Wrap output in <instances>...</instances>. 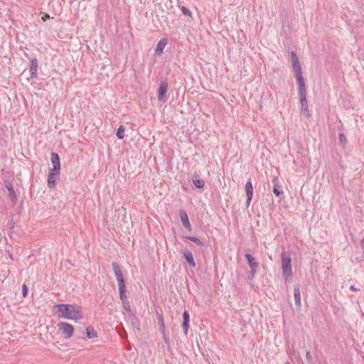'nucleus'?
Returning a JSON list of instances; mask_svg holds the SVG:
<instances>
[{"instance_id": "f257e3e1", "label": "nucleus", "mask_w": 364, "mask_h": 364, "mask_svg": "<svg viewBox=\"0 0 364 364\" xmlns=\"http://www.w3.org/2000/svg\"><path fill=\"white\" fill-rule=\"evenodd\" d=\"M55 316L58 318L80 321L83 318V313L81 306L75 304H59L53 306Z\"/></svg>"}, {"instance_id": "f03ea898", "label": "nucleus", "mask_w": 364, "mask_h": 364, "mask_svg": "<svg viewBox=\"0 0 364 364\" xmlns=\"http://www.w3.org/2000/svg\"><path fill=\"white\" fill-rule=\"evenodd\" d=\"M291 61L299 88L305 87L306 85L302 74L301 67L299 58L294 51L291 52Z\"/></svg>"}, {"instance_id": "7ed1b4c3", "label": "nucleus", "mask_w": 364, "mask_h": 364, "mask_svg": "<svg viewBox=\"0 0 364 364\" xmlns=\"http://www.w3.org/2000/svg\"><path fill=\"white\" fill-rule=\"evenodd\" d=\"M112 269L115 275V277L117 279V281L119 284V297L120 299H124L125 298V292H126V285L125 282L123 277L122 272L121 271V269L119 266L114 262L112 263Z\"/></svg>"}, {"instance_id": "20e7f679", "label": "nucleus", "mask_w": 364, "mask_h": 364, "mask_svg": "<svg viewBox=\"0 0 364 364\" xmlns=\"http://www.w3.org/2000/svg\"><path fill=\"white\" fill-rule=\"evenodd\" d=\"M58 333L65 339L70 338L74 334V326L67 322L60 321L57 324Z\"/></svg>"}, {"instance_id": "39448f33", "label": "nucleus", "mask_w": 364, "mask_h": 364, "mask_svg": "<svg viewBox=\"0 0 364 364\" xmlns=\"http://www.w3.org/2000/svg\"><path fill=\"white\" fill-rule=\"evenodd\" d=\"M281 259L283 275L286 279H289L292 276L291 259L289 256L284 253L282 255Z\"/></svg>"}, {"instance_id": "423d86ee", "label": "nucleus", "mask_w": 364, "mask_h": 364, "mask_svg": "<svg viewBox=\"0 0 364 364\" xmlns=\"http://www.w3.org/2000/svg\"><path fill=\"white\" fill-rule=\"evenodd\" d=\"M299 94L301 107V112L304 117L309 118L310 117V114L307 106L306 87L299 88Z\"/></svg>"}, {"instance_id": "0eeeda50", "label": "nucleus", "mask_w": 364, "mask_h": 364, "mask_svg": "<svg viewBox=\"0 0 364 364\" xmlns=\"http://www.w3.org/2000/svg\"><path fill=\"white\" fill-rule=\"evenodd\" d=\"M51 163L53 165V168L49 170L53 171L55 173H60V164L59 156L56 153L51 154Z\"/></svg>"}, {"instance_id": "6e6552de", "label": "nucleus", "mask_w": 364, "mask_h": 364, "mask_svg": "<svg viewBox=\"0 0 364 364\" xmlns=\"http://www.w3.org/2000/svg\"><path fill=\"white\" fill-rule=\"evenodd\" d=\"M168 83L166 81H161L158 91V100L160 102L165 101V95L167 92Z\"/></svg>"}, {"instance_id": "1a4fd4ad", "label": "nucleus", "mask_w": 364, "mask_h": 364, "mask_svg": "<svg viewBox=\"0 0 364 364\" xmlns=\"http://www.w3.org/2000/svg\"><path fill=\"white\" fill-rule=\"evenodd\" d=\"M60 173H55L53 171L49 170L48 176V186L50 188H53L55 186L56 181L58 178Z\"/></svg>"}, {"instance_id": "9d476101", "label": "nucleus", "mask_w": 364, "mask_h": 364, "mask_svg": "<svg viewBox=\"0 0 364 364\" xmlns=\"http://www.w3.org/2000/svg\"><path fill=\"white\" fill-rule=\"evenodd\" d=\"M245 191L247 195V205L249 206L253 196V187L250 181L245 184Z\"/></svg>"}, {"instance_id": "9b49d317", "label": "nucleus", "mask_w": 364, "mask_h": 364, "mask_svg": "<svg viewBox=\"0 0 364 364\" xmlns=\"http://www.w3.org/2000/svg\"><path fill=\"white\" fill-rule=\"evenodd\" d=\"M245 258L247 260L249 265L252 268V273H255L256 272V269L258 267V263L255 258H254L250 254H246Z\"/></svg>"}, {"instance_id": "f8f14e48", "label": "nucleus", "mask_w": 364, "mask_h": 364, "mask_svg": "<svg viewBox=\"0 0 364 364\" xmlns=\"http://www.w3.org/2000/svg\"><path fill=\"white\" fill-rule=\"evenodd\" d=\"M37 69H38V60L36 58H33L31 60V65H30V75L31 77H36L37 76Z\"/></svg>"}, {"instance_id": "ddd939ff", "label": "nucleus", "mask_w": 364, "mask_h": 364, "mask_svg": "<svg viewBox=\"0 0 364 364\" xmlns=\"http://www.w3.org/2000/svg\"><path fill=\"white\" fill-rule=\"evenodd\" d=\"M180 218L183 225L188 230H191V225L188 220L187 213L185 211L180 212Z\"/></svg>"}, {"instance_id": "4468645a", "label": "nucleus", "mask_w": 364, "mask_h": 364, "mask_svg": "<svg viewBox=\"0 0 364 364\" xmlns=\"http://www.w3.org/2000/svg\"><path fill=\"white\" fill-rule=\"evenodd\" d=\"M183 256L190 267L193 268L196 267V264L191 252H190L189 250L185 251L183 252Z\"/></svg>"}, {"instance_id": "2eb2a0df", "label": "nucleus", "mask_w": 364, "mask_h": 364, "mask_svg": "<svg viewBox=\"0 0 364 364\" xmlns=\"http://www.w3.org/2000/svg\"><path fill=\"white\" fill-rule=\"evenodd\" d=\"M166 43H167V42L165 38L161 39L156 45V48L155 49V53L159 55H161L163 53V50L164 49Z\"/></svg>"}, {"instance_id": "dca6fc26", "label": "nucleus", "mask_w": 364, "mask_h": 364, "mask_svg": "<svg viewBox=\"0 0 364 364\" xmlns=\"http://www.w3.org/2000/svg\"><path fill=\"white\" fill-rule=\"evenodd\" d=\"M86 333L88 338H95L97 337V331L92 327H87L86 329Z\"/></svg>"}, {"instance_id": "f3484780", "label": "nucleus", "mask_w": 364, "mask_h": 364, "mask_svg": "<svg viewBox=\"0 0 364 364\" xmlns=\"http://www.w3.org/2000/svg\"><path fill=\"white\" fill-rule=\"evenodd\" d=\"M6 187L8 189V191H9V196H10L11 199L14 200H16V193L14 191V189L13 186L11 185V183H7L6 184Z\"/></svg>"}, {"instance_id": "a211bd4d", "label": "nucleus", "mask_w": 364, "mask_h": 364, "mask_svg": "<svg viewBox=\"0 0 364 364\" xmlns=\"http://www.w3.org/2000/svg\"><path fill=\"white\" fill-rule=\"evenodd\" d=\"M294 299H295L296 305L298 306H301V294H300V291L298 288L294 289Z\"/></svg>"}, {"instance_id": "6ab92c4d", "label": "nucleus", "mask_w": 364, "mask_h": 364, "mask_svg": "<svg viewBox=\"0 0 364 364\" xmlns=\"http://www.w3.org/2000/svg\"><path fill=\"white\" fill-rule=\"evenodd\" d=\"M193 184L196 186V188H202L204 186L205 183L202 179L196 178L193 180Z\"/></svg>"}, {"instance_id": "aec40b11", "label": "nucleus", "mask_w": 364, "mask_h": 364, "mask_svg": "<svg viewBox=\"0 0 364 364\" xmlns=\"http://www.w3.org/2000/svg\"><path fill=\"white\" fill-rule=\"evenodd\" d=\"M187 238L190 240H191L192 242H195L196 245H199V246H203V243L197 237H193V236H188Z\"/></svg>"}, {"instance_id": "412c9836", "label": "nucleus", "mask_w": 364, "mask_h": 364, "mask_svg": "<svg viewBox=\"0 0 364 364\" xmlns=\"http://www.w3.org/2000/svg\"><path fill=\"white\" fill-rule=\"evenodd\" d=\"M122 301L123 307L127 311H130V306L129 304V302L127 301V296L125 295L124 299H120Z\"/></svg>"}, {"instance_id": "4be33fe9", "label": "nucleus", "mask_w": 364, "mask_h": 364, "mask_svg": "<svg viewBox=\"0 0 364 364\" xmlns=\"http://www.w3.org/2000/svg\"><path fill=\"white\" fill-rule=\"evenodd\" d=\"M124 129H124V127L123 125H121V126L118 128V129H117V133H116L117 136H124L122 135V134L124 133Z\"/></svg>"}, {"instance_id": "5701e85b", "label": "nucleus", "mask_w": 364, "mask_h": 364, "mask_svg": "<svg viewBox=\"0 0 364 364\" xmlns=\"http://www.w3.org/2000/svg\"><path fill=\"white\" fill-rule=\"evenodd\" d=\"M181 10L183 14H184L186 16H191V11L188 8H186V6H182Z\"/></svg>"}, {"instance_id": "b1692460", "label": "nucleus", "mask_w": 364, "mask_h": 364, "mask_svg": "<svg viewBox=\"0 0 364 364\" xmlns=\"http://www.w3.org/2000/svg\"><path fill=\"white\" fill-rule=\"evenodd\" d=\"M22 293L23 297H26L28 294V288L26 284L22 286Z\"/></svg>"}, {"instance_id": "393cba45", "label": "nucleus", "mask_w": 364, "mask_h": 364, "mask_svg": "<svg viewBox=\"0 0 364 364\" xmlns=\"http://www.w3.org/2000/svg\"><path fill=\"white\" fill-rule=\"evenodd\" d=\"M183 321L189 322V314L187 311H184L183 314Z\"/></svg>"}, {"instance_id": "a878e982", "label": "nucleus", "mask_w": 364, "mask_h": 364, "mask_svg": "<svg viewBox=\"0 0 364 364\" xmlns=\"http://www.w3.org/2000/svg\"><path fill=\"white\" fill-rule=\"evenodd\" d=\"M183 326L185 330V333H187L189 327V322L183 321Z\"/></svg>"}, {"instance_id": "bb28decb", "label": "nucleus", "mask_w": 364, "mask_h": 364, "mask_svg": "<svg viewBox=\"0 0 364 364\" xmlns=\"http://www.w3.org/2000/svg\"><path fill=\"white\" fill-rule=\"evenodd\" d=\"M160 323H161V328L162 331H164L165 329V325H164V318L161 316H160Z\"/></svg>"}, {"instance_id": "cd10ccee", "label": "nucleus", "mask_w": 364, "mask_h": 364, "mask_svg": "<svg viewBox=\"0 0 364 364\" xmlns=\"http://www.w3.org/2000/svg\"><path fill=\"white\" fill-rule=\"evenodd\" d=\"M273 192L277 196H279L281 193L280 191L277 188H274Z\"/></svg>"}, {"instance_id": "c85d7f7f", "label": "nucleus", "mask_w": 364, "mask_h": 364, "mask_svg": "<svg viewBox=\"0 0 364 364\" xmlns=\"http://www.w3.org/2000/svg\"><path fill=\"white\" fill-rule=\"evenodd\" d=\"M346 142V138H341V143L345 144Z\"/></svg>"}, {"instance_id": "c756f323", "label": "nucleus", "mask_w": 364, "mask_h": 364, "mask_svg": "<svg viewBox=\"0 0 364 364\" xmlns=\"http://www.w3.org/2000/svg\"><path fill=\"white\" fill-rule=\"evenodd\" d=\"M361 246L364 248V238L361 240Z\"/></svg>"}, {"instance_id": "7c9ffc66", "label": "nucleus", "mask_w": 364, "mask_h": 364, "mask_svg": "<svg viewBox=\"0 0 364 364\" xmlns=\"http://www.w3.org/2000/svg\"><path fill=\"white\" fill-rule=\"evenodd\" d=\"M350 289L353 290V291H356L357 290V289L355 288L353 286L350 287Z\"/></svg>"}, {"instance_id": "2f4dec72", "label": "nucleus", "mask_w": 364, "mask_h": 364, "mask_svg": "<svg viewBox=\"0 0 364 364\" xmlns=\"http://www.w3.org/2000/svg\"><path fill=\"white\" fill-rule=\"evenodd\" d=\"M338 136H345V135L343 133H339Z\"/></svg>"}]
</instances>
